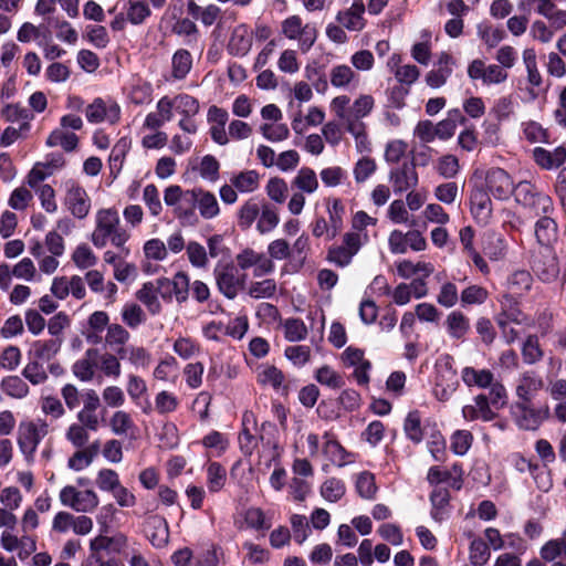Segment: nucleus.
Wrapping results in <instances>:
<instances>
[{"instance_id":"f257e3e1","label":"nucleus","mask_w":566,"mask_h":566,"mask_svg":"<svg viewBox=\"0 0 566 566\" xmlns=\"http://www.w3.org/2000/svg\"><path fill=\"white\" fill-rule=\"evenodd\" d=\"M129 240V233L120 228V219L115 208H104L97 210L95 214V228L91 234V241L97 249H103L111 242L118 248L125 255L129 254V249L125 247Z\"/></svg>"},{"instance_id":"f03ea898","label":"nucleus","mask_w":566,"mask_h":566,"mask_svg":"<svg viewBox=\"0 0 566 566\" xmlns=\"http://www.w3.org/2000/svg\"><path fill=\"white\" fill-rule=\"evenodd\" d=\"M374 108L375 98L370 94L358 95L349 107L346 130L353 136L356 151L359 154H369L371 151L367 125L361 119L367 117Z\"/></svg>"},{"instance_id":"7ed1b4c3","label":"nucleus","mask_w":566,"mask_h":566,"mask_svg":"<svg viewBox=\"0 0 566 566\" xmlns=\"http://www.w3.org/2000/svg\"><path fill=\"white\" fill-rule=\"evenodd\" d=\"M453 358L443 354L436 360L433 370V395L439 401H448L459 388Z\"/></svg>"},{"instance_id":"20e7f679","label":"nucleus","mask_w":566,"mask_h":566,"mask_svg":"<svg viewBox=\"0 0 566 566\" xmlns=\"http://www.w3.org/2000/svg\"><path fill=\"white\" fill-rule=\"evenodd\" d=\"M515 201L535 214H552L555 210L552 198L530 181H520L512 192Z\"/></svg>"},{"instance_id":"39448f33","label":"nucleus","mask_w":566,"mask_h":566,"mask_svg":"<svg viewBox=\"0 0 566 566\" xmlns=\"http://www.w3.org/2000/svg\"><path fill=\"white\" fill-rule=\"evenodd\" d=\"M367 232L348 231L343 235L342 243L329 248L327 260L339 268L350 264L353 258L368 242Z\"/></svg>"},{"instance_id":"423d86ee","label":"nucleus","mask_w":566,"mask_h":566,"mask_svg":"<svg viewBox=\"0 0 566 566\" xmlns=\"http://www.w3.org/2000/svg\"><path fill=\"white\" fill-rule=\"evenodd\" d=\"M48 432L49 426L44 420H27L19 423L17 442L28 462L33 460L38 446Z\"/></svg>"},{"instance_id":"0eeeda50","label":"nucleus","mask_w":566,"mask_h":566,"mask_svg":"<svg viewBox=\"0 0 566 566\" xmlns=\"http://www.w3.org/2000/svg\"><path fill=\"white\" fill-rule=\"evenodd\" d=\"M281 33L289 40L297 41L298 49L306 53L317 39V29L313 23H304L303 19L293 14L281 23Z\"/></svg>"},{"instance_id":"6e6552de","label":"nucleus","mask_w":566,"mask_h":566,"mask_svg":"<svg viewBox=\"0 0 566 566\" xmlns=\"http://www.w3.org/2000/svg\"><path fill=\"white\" fill-rule=\"evenodd\" d=\"M59 500L63 506L77 513H92L99 504V497L94 490H80L72 484H67L60 490Z\"/></svg>"},{"instance_id":"1a4fd4ad","label":"nucleus","mask_w":566,"mask_h":566,"mask_svg":"<svg viewBox=\"0 0 566 566\" xmlns=\"http://www.w3.org/2000/svg\"><path fill=\"white\" fill-rule=\"evenodd\" d=\"M175 115L180 118L177 123L178 128L187 134H197L198 123L195 117L200 112L199 101L187 93H179L172 96Z\"/></svg>"},{"instance_id":"9d476101","label":"nucleus","mask_w":566,"mask_h":566,"mask_svg":"<svg viewBox=\"0 0 566 566\" xmlns=\"http://www.w3.org/2000/svg\"><path fill=\"white\" fill-rule=\"evenodd\" d=\"M427 248V239L417 229H410L406 232L394 229L388 235V249L392 254H406L408 251L422 252Z\"/></svg>"},{"instance_id":"9b49d317","label":"nucleus","mask_w":566,"mask_h":566,"mask_svg":"<svg viewBox=\"0 0 566 566\" xmlns=\"http://www.w3.org/2000/svg\"><path fill=\"white\" fill-rule=\"evenodd\" d=\"M63 205L77 219H84L91 210V199L86 190L75 180H65Z\"/></svg>"},{"instance_id":"f8f14e48","label":"nucleus","mask_w":566,"mask_h":566,"mask_svg":"<svg viewBox=\"0 0 566 566\" xmlns=\"http://www.w3.org/2000/svg\"><path fill=\"white\" fill-rule=\"evenodd\" d=\"M468 76L472 81H480L482 85H500L507 81L509 73L499 64H486L481 59L472 60L467 70Z\"/></svg>"},{"instance_id":"ddd939ff","label":"nucleus","mask_w":566,"mask_h":566,"mask_svg":"<svg viewBox=\"0 0 566 566\" xmlns=\"http://www.w3.org/2000/svg\"><path fill=\"white\" fill-rule=\"evenodd\" d=\"M214 276L219 291L228 298L233 300L242 290L245 275H240L232 263H218Z\"/></svg>"},{"instance_id":"4468645a","label":"nucleus","mask_w":566,"mask_h":566,"mask_svg":"<svg viewBox=\"0 0 566 566\" xmlns=\"http://www.w3.org/2000/svg\"><path fill=\"white\" fill-rule=\"evenodd\" d=\"M193 191L182 190L178 185H170L164 191V201L166 206L172 207L176 217L182 221L195 218L193 208H191V199Z\"/></svg>"},{"instance_id":"2eb2a0df","label":"nucleus","mask_w":566,"mask_h":566,"mask_svg":"<svg viewBox=\"0 0 566 566\" xmlns=\"http://www.w3.org/2000/svg\"><path fill=\"white\" fill-rule=\"evenodd\" d=\"M85 117L87 122L92 124H99L103 122L116 124L120 118V107L111 98L104 99L97 97L86 106Z\"/></svg>"},{"instance_id":"dca6fc26","label":"nucleus","mask_w":566,"mask_h":566,"mask_svg":"<svg viewBox=\"0 0 566 566\" xmlns=\"http://www.w3.org/2000/svg\"><path fill=\"white\" fill-rule=\"evenodd\" d=\"M0 546L8 553L17 552L18 558L24 560L35 553L36 539L29 534L18 537L12 530H4L0 535Z\"/></svg>"},{"instance_id":"f3484780","label":"nucleus","mask_w":566,"mask_h":566,"mask_svg":"<svg viewBox=\"0 0 566 566\" xmlns=\"http://www.w3.org/2000/svg\"><path fill=\"white\" fill-rule=\"evenodd\" d=\"M128 548V537L123 533L113 536L97 535L90 541V557L103 558V553L122 554Z\"/></svg>"},{"instance_id":"a211bd4d","label":"nucleus","mask_w":566,"mask_h":566,"mask_svg":"<svg viewBox=\"0 0 566 566\" xmlns=\"http://www.w3.org/2000/svg\"><path fill=\"white\" fill-rule=\"evenodd\" d=\"M158 280L164 300H171L174 295L179 303H182L188 298L190 280L185 272L176 273L172 279L160 277Z\"/></svg>"},{"instance_id":"6ab92c4d","label":"nucleus","mask_w":566,"mask_h":566,"mask_svg":"<svg viewBox=\"0 0 566 566\" xmlns=\"http://www.w3.org/2000/svg\"><path fill=\"white\" fill-rule=\"evenodd\" d=\"M533 271L543 282H553L559 274V262L554 249H544L533 261Z\"/></svg>"},{"instance_id":"aec40b11","label":"nucleus","mask_w":566,"mask_h":566,"mask_svg":"<svg viewBox=\"0 0 566 566\" xmlns=\"http://www.w3.org/2000/svg\"><path fill=\"white\" fill-rule=\"evenodd\" d=\"M323 440V454L334 465L343 468L355 462V453L347 451L332 432H325Z\"/></svg>"},{"instance_id":"412c9836","label":"nucleus","mask_w":566,"mask_h":566,"mask_svg":"<svg viewBox=\"0 0 566 566\" xmlns=\"http://www.w3.org/2000/svg\"><path fill=\"white\" fill-rule=\"evenodd\" d=\"M470 210L473 219L481 226H486L493 211L489 193L480 187L474 188L470 195Z\"/></svg>"},{"instance_id":"4be33fe9","label":"nucleus","mask_w":566,"mask_h":566,"mask_svg":"<svg viewBox=\"0 0 566 566\" xmlns=\"http://www.w3.org/2000/svg\"><path fill=\"white\" fill-rule=\"evenodd\" d=\"M389 181L395 193H402L415 189L419 184V177L415 166L406 163L390 170Z\"/></svg>"},{"instance_id":"5701e85b","label":"nucleus","mask_w":566,"mask_h":566,"mask_svg":"<svg viewBox=\"0 0 566 566\" xmlns=\"http://www.w3.org/2000/svg\"><path fill=\"white\" fill-rule=\"evenodd\" d=\"M516 424L523 430H536L548 418V409L538 410L530 407V403L516 402L514 406Z\"/></svg>"},{"instance_id":"b1692460","label":"nucleus","mask_w":566,"mask_h":566,"mask_svg":"<svg viewBox=\"0 0 566 566\" xmlns=\"http://www.w3.org/2000/svg\"><path fill=\"white\" fill-rule=\"evenodd\" d=\"M543 387L544 380L535 371L528 370L521 374L515 386L518 402L531 403Z\"/></svg>"},{"instance_id":"393cba45","label":"nucleus","mask_w":566,"mask_h":566,"mask_svg":"<svg viewBox=\"0 0 566 566\" xmlns=\"http://www.w3.org/2000/svg\"><path fill=\"white\" fill-rule=\"evenodd\" d=\"M366 7L363 0H354L347 9L338 11L336 14L337 22L350 32H359L366 25L364 18Z\"/></svg>"},{"instance_id":"a878e982","label":"nucleus","mask_w":566,"mask_h":566,"mask_svg":"<svg viewBox=\"0 0 566 566\" xmlns=\"http://www.w3.org/2000/svg\"><path fill=\"white\" fill-rule=\"evenodd\" d=\"M486 186L490 192L500 200L507 199L515 187L511 176L501 168H493L488 172Z\"/></svg>"},{"instance_id":"bb28decb","label":"nucleus","mask_w":566,"mask_h":566,"mask_svg":"<svg viewBox=\"0 0 566 566\" xmlns=\"http://www.w3.org/2000/svg\"><path fill=\"white\" fill-rule=\"evenodd\" d=\"M536 242L544 249H553L558 241V224L551 214H542L534 224Z\"/></svg>"},{"instance_id":"cd10ccee","label":"nucleus","mask_w":566,"mask_h":566,"mask_svg":"<svg viewBox=\"0 0 566 566\" xmlns=\"http://www.w3.org/2000/svg\"><path fill=\"white\" fill-rule=\"evenodd\" d=\"M154 88L150 82L140 77L133 78L125 87V96L135 106L148 105L153 101Z\"/></svg>"},{"instance_id":"c85d7f7f","label":"nucleus","mask_w":566,"mask_h":566,"mask_svg":"<svg viewBox=\"0 0 566 566\" xmlns=\"http://www.w3.org/2000/svg\"><path fill=\"white\" fill-rule=\"evenodd\" d=\"M97 348L86 349L84 355L73 364V375L83 382L92 381L97 370Z\"/></svg>"},{"instance_id":"c756f323","label":"nucleus","mask_w":566,"mask_h":566,"mask_svg":"<svg viewBox=\"0 0 566 566\" xmlns=\"http://www.w3.org/2000/svg\"><path fill=\"white\" fill-rule=\"evenodd\" d=\"M462 417L465 421L483 420L490 421L494 418V412L490 408L489 399L480 394L473 398L472 403L462 407Z\"/></svg>"},{"instance_id":"7c9ffc66","label":"nucleus","mask_w":566,"mask_h":566,"mask_svg":"<svg viewBox=\"0 0 566 566\" xmlns=\"http://www.w3.org/2000/svg\"><path fill=\"white\" fill-rule=\"evenodd\" d=\"M146 535L154 547H165L169 541V527L167 521L159 515L150 516L146 523Z\"/></svg>"},{"instance_id":"2f4dec72","label":"nucleus","mask_w":566,"mask_h":566,"mask_svg":"<svg viewBox=\"0 0 566 566\" xmlns=\"http://www.w3.org/2000/svg\"><path fill=\"white\" fill-rule=\"evenodd\" d=\"M193 197L191 199V206L197 205L200 216L205 219H213L220 213V207L216 196L201 188L192 189Z\"/></svg>"},{"instance_id":"473e14b6","label":"nucleus","mask_w":566,"mask_h":566,"mask_svg":"<svg viewBox=\"0 0 566 566\" xmlns=\"http://www.w3.org/2000/svg\"><path fill=\"white\" fill-rule=\"evenodd\" d=\"M462 467L453 464L449 470H441L439 467L430 468L427 479L431 484L448 482L453 489L460 490L462 486Z\"/></svg>"},{"instance_id":"72a5a7b5","label":"nucleus","mask_w":566,"mask_h":566,"mask_svg":"<svg viewBox=\"0 0 566 566\" xmlns=\"http://www.w3.org/2000/svg\"><path fill=\"white\" fill-rule=\"evenodd\" d=\"M161 290L159 289V280L154 282H146L136 292V298L142 302L151 315H156L161 311L159 301Z\"/></svg>"},{"instance_id":"f704fd0d","label":"nucleus","mask_w":566,"mask_h":566,"mask_svg":"<svg viewBox=\"0 0 566 566\" xmlns=\"http://www.w3.org/2000/svg\"><path fill=\"white\" fill-rule=\"evenodd\" d=\"M533 158L543 169L558 168L566 161V148L559 146L553 150H547L543 147H536L533 150Z\"/></svg>"},{"instance_id":"c9c22d12","label":"nucleus","mask_w":566,"mask_h":566,"mask_svg":"<svg viewBox=\"0 0 566 566\" xmlns=\"http://www.w3.org/2000/svg\"><path fill=\"white\" fill-rule=\"evenodd\" d=\"M117 355L122 360L130 364L135 369H146L151 361V354L143 346L128 345L117 348Z\"/></svg>"},{"instance_id":"e433bc0d","label":"nucleus","mask_w":566,"mask_h":566,"mask_svg":"<svg viewBox=\"0 0 566 566\" xmlns=\"http://www.w3.org/2000/svg\"><path fill=\"white\" fill-rule=\"evenodd\" d=\"M397 274L406 280L412 277H429L433 271L434 266L430 262L418 261L413 262L411 260H401L396 263Z\"/></svg>"},{"instance_id":"4c0bfd02","label":"nucleus","mask_w":566,"mask_h":566,"mask_svg":"<svg viewBox=\"0 0 566 566\" xmlns=\"http://www.w3.org/2000/svg\"><path fill=\"white\" fill-rule=\"evenodd\" d=\"M324 119L325 112L321 107L310 106L305 116H303L301 113H297L292 117L291 126L296 134L301 135L308 127H316L323 124Z\"/></svg>"},{"instance_id":"58836bf2","label":"nucleus","mask_w":566,"mask_h":566,"mask_svg":"<svg viewBox=\"0 0 566 566\" xmlns=\"http://www.w3.org/2000/svg\"><path fill=\"white\" fill-rule=\"evenodd\" d=\"M252 46V35L245 24L235 27L231 33L228 50L237 56L245 55Z\"/></svg>"},{"instance_id":"ea45409f","label":"nucleus","mask_w":566,"mask_h":566,"mask_svg":"<svg viewBox=\"0 0 566 566\" xmlns=\"http://www.w3.org/2000/svg\"><path fill=\"white\" fill-rule=\"evenodd\" d=\"M431 517L436 522H442L447 520L450 515V493L444 488H436L431 495Z\"/></svg>"},{"instance_id":"a19ab883","label":"nucleus","mask_w":566,"mask_h":566,"mask_svg":"<svg viewBox=\"0 0 566 566\" xmlns=\"http://www.w3.org/2000/svg\"><path fill=\"white\" fill-rule=\"evenodd\" d=\"M291 186L297 189L296 192L312 195L318 189L319 184L316 172L312 168L302 167L293 177Z\"/></svg>"},{"instance_id":"79ce46f5","label":"nucleus","mask_w":566,"mask_h":566,"mask_svg":"<svg viewBox=\"0 0 566 566\" xmlns=\"http://www.w3.org/2000/svg\"><path fill=\"white\" fill-rule=\"evenodd\" d=\"M461 379L468 387L488 388L494 380V375L489 369H476L467 366L461 370Z\"/></svg>"},{"instance_id":"37998d69","label":"nucleus","mask_w":566,"mask_h":566,"mask_svg":"<svg viewBox=\"0 0 566 566\" xmlns=\"http://www.w3.org/2000/svg\"><path fill=\"white\" fill-rule=\"evenodd\" d=\"M464 122L465 118L460 109H451L444 119L434 125V133L442 140L449 139L454 135L458 125L464 124Z\"/></svg>"},{"instance_id":"c03bdc74","label":"nucleus","mask_w":566,"mask_h":566,"mask_svg":"<svg viewBox=\"0 0 566 566\" xmlns=\"http://www.w3.org/2000/svg\"><path fill=\"white\" fill-rule=\"evenodd\" d=\"M192 69V55L185 49L177 50L171 57V78L181 81Z\"/></svg>"},{"instance_id":"a18cd8bd","label":"nucleus","mask_w":566,"mask_h":566,"mask_svg":"<svg viewBox=\"0 0 566 566\" xmlns=\"http://www.w3.org/2000/svg\"><path fill=\"white\" fill-rule=\"evenodd\" d=\"M256 380L263 387L279 390L283 386L284 375L274 365L263 364L258 368Z\"/></svg>"},{"instance_id":"49530a36","label":"nucleus","mask_w":566,"mask_h":566,"mask_svg":"<svg viewBox=\"0 0 566 566\" xmlns=\"http://www.w3.org/2000/svg\"><path fill=\"white\" fill-rule=\"evenodd\" d=\"M109 316L104 311H96L92 313L87 321V331L85 337L88 343L97 344L101 340V334L104 329H107L109 325Z\"/></svg>"},{"instance_id":"de8ad7c7","label":"nucleus","mask_w":566,"mask_h":566,"mask_svg":"<svg viewBox=\"0 0 566 566\" xmlns=\"http://www.w3.org/2000/svg\"><path fill=\"white\" fill-rule=\"evenodd\" d=\"M230 182L239 192L251 193L260 187V175L255 170H243L233 174Z\"/></svg>"},{"instance_id":"09e8293b","label":"nucleus","mask_w":566,"mask_h":566,"mask_svg":"<svg viewBox=\"0 0 566 566\" xmlns=\"http://www.w3.org/2000/svg\"><path fill=\"white\" fill-rule=\"evenodd\" d=\"M502 313L499 315L507 323L512 322L517 325L532 326L533 321L520 311L513 298L509 295L503 296L501 301Z\"/></svg>"},{"instance_id":"8fccbe9b","label":"nucleus","mask_w":566,"mask_h":566,"mask_svg":"<svg viewBox=\"0 0 566 566\" xmlns=\"http://www.w3.org/2000/svg\"><path fill=\"white\" fill-rule=\"evenodd\" d=\"M472 538L469 546V560L473 566H484L491 557V552L486 542L480 537H473L471 532L467 533Z\"/></svg>"},{"instance_id":"3c124183","label":"nucleus","mask_w":566,"mask_h":566,"mask_svg":"<svg viewBox=\"0 0 566 566\" xmlns=\"http://www.w3.org/2000/svg\"><path fill=\"white\" fill-rule=\"evenodd\" d=\"M0 389L4 395L13 399H23L30 392L28 384L15 375L3 377L0 381Z\"/></svg>"},{"instance_id":"603ef678","label":"nucleus","mask_w":566,"mask_h":566,"mask_svg":"<svg viewBox=\"0 0 566 566\" xmlns=\"http://www.w3.org/2000/svg\"><path fill=\"white\" fill-rule=\"evenodd\" d=\"M281 328L286 340L297 343L306 339L308 329L301 318L290 317L281 322Z\"/></svg>"},{"instance_id":"864d4df0","label":"nucleus","mask_w":566,"mask_h":566,"mask_svg":"<svg viewBox=\"0 0 566 566\" xmlns=\"http://www.w3.org/2000/svg\"><path fill=\"white\" fill-rule=\"evenodd\" d=\"M49 147H62L65 151H73L78 145V137L74 133L55 128L50 133L45 142Z\"/></svg>"},{"instance_id":"5fc2aeb1","label":"nucleus","mask_w":566,"mask_h":566,"mask_svg":"<svg viewBox=\"0 0 566 566\" xmlns=\"http://www.w3.org/2000/svg\"><path fill=\"white\" fill-rule=\"evenodd\" d=\"M446 326L450 337L463 338L470 329L469 318L459 311H452L446 319Z\"/></svg>"},{"instance_id":"6e6d98bb","label":"nucleus","mask_w":566,"mask_h":566,"mask_svg":"<svg viewBox=\"0 0 566 566\" xmlns=\"http://www.w3.org/2000/svg\"><path fill=\"white\" fill-rule=\"evenodd\" d=\"M120 360L122 358L117 354L98 352L97 370L105 377L117 379L122 374Z\"/></svg>"},{"instance_id":"4d7b16f0","label":"nucleus","mask_w":566,"mask_h":566,"mask_svg":"<svg viewBox=\"0 0 566 566\" xmlns=\"http://www.w3.org/2000/svg\"><path fill=\"white\" fill-rule=\"evenodd\" d=\"M130 339V333L120 324L114 323L107 326L105 334V345L114 349L117 354V348L127 347Z\"/></svg>"},{"instance_id":"13d9d810","label":"nucleus","mask_w":566,"mask_h":566,"mask_svg":"<svg viewBox=\"0 0 566 566\" xmlns=\"http://www.w3.org/2000/svg\"><path fill=\"white\" fill-rule=\"evenodd\" d=\"M187 9L193 19L199 20L206 27L212 25L220 14V9L217 6L209 4L202 8L192 0L188 2Z\"/></svg>"},{"instance_id":"bf43d9fd","label":"nucleus","mask_w":566,"mask_h":566,"mask_svg":"<svg viewBox=\"0 0 566 566\" xmlns=\"http://www.w3.org/2000/svg\"><path fill=\"white\" fill-rule=\"evenodd\" d=\"M61 344L59 338L36 340L32 345V354L40 361H49L60 352Z\"/></svg>"},{"instance_id":"052dcab7","label":"nucleus","mask_w":566,"mask_h":566,"mask_svg":"<svg viewBox=\"0 0 566 566\" xmlns=\"http://www.w3.org/2000/svg\"><path fill=\"white\" fill-rule=\"evenodd\" d=\"M127 21L134 25H139L150 15V9L145 1L127 0L124 6Z\"/></svg>"},{"instance_id":"680f3d73","label":"nucleus","mask_w":566,"mask_h":566,"mask_svg":"<svg viewBox=\"0 0 566 566\" xmlns=\"http://www.w3.org/2000/svg\"><path fill=\"white\" fill-rule=\"evenodd\" d=\"M280 223V216L276 208L270 205H263L256 221V230L260 234H266L273 231Z\"/></svg>"},{"instance_id":"e2e57ef3","label":"nucleus","mask_w":566,"mask_h":566,"mask_svg":"<svg viewBox=\"0 0 566 566\" xmlns=\"http://www.w3.org/2000/svg\"><path fill=\"white\" fill-rule=\"evenodd\" d=\"M207 486L211 493L222 490L227 481V471L218 462H210L206 467Z\"/></svg>"},{"instance_id":"0e129e2a","label":"nucleus","mask_w":566,"mask_h":566,"mask_svg":"<svg viewBox=\"0 0 566 566\" xmlns=\"http://www.w3.org/2000/svg\"><path fill=\"white\" fill-rule=\"evenodd\" d=\"M109 428L116 436H127L136 429V426L128 412L117 410L109 418Z\"/></svg>"},{"instance_id":"69168bd1","label":"nucleus","mask_w":566,"mask_h":566,"mask_svg":"<svg viewBox=\"0 0 566 566\" xmlns=\"http://www.w3.org/2000/svg\"><path fill=\"white\" fill-rule=\"evenodd\" d=\"M130 149V140L126 137L120 138L112 148L109 155V168L113 175H118L123 169L126 155Z\"/></svg>"},{"instance_id":"338daca9","label":"nucleus","mask_w":566,"mask_h":566,"mask_svg":"<svg viewBox=\"0 0 566 566\" xmlns=\"http://www.w3.org/2000/svg\"><path fill=\"white\" fill-rule=\"evenodd\" d=\"M199 176L209 182H216L219 179L220 163L212 155L203 156L195 166Z\"/></svg>"},{"instance_id":"774afa93","label":"nucleus","mask_w":566,"mask_h":566,"mask_svg":"<svg viewBox=\"0 0 566 566\" xmlns=\"http://www.w3.org/2000/svg\"><path fill=\"white\" fill-rule=\"evenodd\" d=\"M562 556L566 557V530L560 537L546 542L541 548V557L546 562H553Z\"/></svg>"}]
</instances>
